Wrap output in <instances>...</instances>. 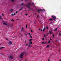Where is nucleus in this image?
<instances>
[{
	"instance_id": "1",
	"label": "nucleus",
	"mask_w": 61,
	"mask_h": 61,
	"mask_svg": "<svg viewBox=\"0 0 61 61\" xmlns=\"http://www.w3.org/2000/svg\"><path fill=\"white\" fill-rule=\"evenodd\" d=\"M26 54L25 52H24L20 54V57L21 58H23V56L24 54Z\"/></svg>"
},
{
	"instance_id": "2",
	"label": "nucleus",
	"mask_w": 61,
	"mask_h": 61,
	"mask_svg": "<svg viewBox=\"0 0 61 61\" xmlns=\"http://www.w3.org/2000/svg\"><path fill=\"white\" fill-rule=\"evenodd\" d=\"M41 11V12H44V11H45V9H43V10H42V9H39V10H37V12L39 13H40V12H39V11Z\"/></svg>"
},
{
	"instance_id": "3",
	"label": "nucleus",
	"mask_w": 61,
	"mask_h": 61,
	"mask_svg": "<svg viewBox=\"0 0 61 61\" xmlns=\"http://www.w3.org/2000/svg\"><path fill=\"white\" fill-rule=\"evenodd\" d=\"M30 3H29V4H27L26 5V6L27 7H28L30 9V7H29V5H30Z\"/></svg>"
},
{
	"instance_id": "4",
	"label": "nucleus",
	"mask_w": 61,
	"mask_h": 61,
	"mask_svg": "<svg viewBox=\"0 0 61 61\" xmlns=\"http://www.w3.org/2000/svg\"><path fill=\"white\" fill-rule=\"evenodd\" d=\"M51 17L53 18V20H55V19H56V16L54 15L52 16H51Z\"/></svg>"
},
{
	"instance_id": "5",
	"label": "nucleus",
	"mask_w": 61,
	"mask_h": 61,
	"mask_svg": "<svg viewBox=\"0 0 61 61\" xmlns=\"http://www.w3.org/2000/svg\"><path fill=\"white\" fill-rule=\"evenodd\" d=\"M8 44L9 45H12V42L11 41H10L9 42Z\"/></svg>"
},
{
	"instance_id": "6",
	"label": "nucleus",
	"mask_w": 61,
	"mask_h": 61,
	"mask_svg": "<svg viewBox=\"0 0 61 61\" xmlns=\"http://www.w3.org/2000/svg\"><path fill=\"white\" fill-rule=\"evenodd\" d=\"M28 46L29 47H32V46L31 45V44H29Z\"/></svg>"
},
{
	"instance_id": "7",
	"label": "nucleus",
	"mask_w": 61,
	"mask_h": 61,
	"mask_svg": "<svg viewBox=\"0 0 61 61\" xmlns=\"http://www.w3.org/2000/svg\"><path fill=\"white\" fill-rule=\"evenodd\" d=\"M52 31L51 30V31L50 32H49V33H47V34H52Z\"/></svg>"
},
{
	"instance_id": "8",
	"label": "nucleus",
	"mask_w": 61,
	"mask_h": 61,
	"mask_svg": "<svg viewBox=\"0 0 61 61\" xmlns=\"http://www.w3.org/2000/svg\"><path fill=\"white\" fill-rule=\"evenodd\" d=\"M3 25H8L6 23H3Z\"/></svg>"
},
{
	"instance_id": "9",
	"label": "nucleus",
	"mask_w": 61,
	"mask_h": 61,
	"mask_svg": "<svg viewBox=\"0 0 61 61\" xmlns=\"http://www.w3.org/2000/svg\"><path fill=\"white\" fill-rule=\"evenodd\" d=\"M10 58H11V59H13V56H10Z\"/></svg>"
},
{
	"instance_id": "10",
	"label": "nucleus",
	"mask_w": 61,
	"mask_h": 61,
	"mask_svg": "<svg viewBox=\"0 0 61 61\" xmlns=\"http://www.w3.org/2000/svg\"><path fill=\"white\" fill-rule=\"evenodd\" d=\"M30 42L29 43V44H32V42L29 41Z\"/></svg>"
},
{
	"instance_id": "11",
	"label": "nucleus",
	"mask_w": 61,
	"mask_h": 61,
	"mask_svg": "<svg viewBox=\"0 0 61 61\" xmlns=\"http://www.w3.org/2000/svg\"><path fill=\"white\" fill-rule=\"evenodd\" d=\"M5 48V47H2L0 48V50H1V49H3V48Z\"/></svg>"
},
{
	"instance_id": "12",
	"label": "nucleus",
	"mask_w": 61,
	"mask_h": 61,
	"mask_svg": "<svg viewBox=\"0 0 61 61\" xmlns=\"http://www.w3.org/2000/svg\"><path fill=\"white\" fill-rule=\"evenodd\" d=\"M53 19H50L49 20L50 21H53Z\"/></svg>"
},
{
	"instance_id": "13",
	"label": "nucleus",
	"mask_w": 61,
	"mask_h": 61,
	"mask_svg": "<svg viewBox=\"0 0 61 61\" xmlns=\"http://www.w3.org/2000/svg\"><path fill=\"white\" fill-rule=\"evenodd\" d=\"M13 11V9H11L10 10V12H12Z\"/></svg>"
},
{
	"instance_id": "14",
	"label": "nucleus",
	"mask_w": 61,
	"mask_h": 61,
	"mask_svg": "<svg viewBox=\"0 0 61 61\" xmlns=\"http://www.w3.org/2000/svg\"><path fill=\"white\" fill-rule=\"evenodd\" d=\"M19 36H22V33H20L19 35Z\"/></svg>"
},
{
	"instance_id": "15",
	"label": "nucleus",
	"mask_w": 61,
	"mask_h": 61,
	"mask_svg": "<svg viewBox=\"0 0 61 61\" xmlns=\"http://www.w3.org/2000/svg\"><path fill=\"white\" fill-rule=\"evenodd\" d=\"M33 40V39H30L29 40V42H31V41H32Z\"/></svg>"
},
{
	"instance_id": "16",
	"label": "nucleus",
	"mask_w": 61,
	"mask_h": 61,
	"mask_svg": "<svg viewBox=\"0 0 61 61\" xmlns=\"http://www.w3.org/2000/svg\"><path fill=\"white\" fill-rule=\"evenodd\" d=\"M46 28L45 27L43 30V31H44V30H45V29H46Z\"/></svg>"
},
{
	"instance_id": "17",
	"label": "nucleus",
	"mask_w": 61,
	"mask_h": 61,
	"mask_svg": "<svg viewBox=\"0 0 61 61\" xmlns=\"http://www.w3.org/2000/svg\"><path fill=\"white\" fill-rule=\"evenodd\" d=\"M22 9H23V8H21L19 10L20 11V10H21Z\"/></svg>"
},
{
	"instance_id": "18",
	"label": "nucleus",
	"mask_w": 61,
	"mask_h": 61,
	"mask_svg": "<svg viewBox=\"0 0 61 61\" xmlns=\"http://www.w3.org/2000/svg\"><path fill=\"white\" fill-rule=\"evenodd\" d=\"M57 30V28H56L55 29V30H54V31H56Z\"/></svg>"
},
{
	"instance_id": "19",
	"label": "nucleus",
	"mask_w": 61,
	"mask_h": 61,
	"mask_svg": "<svg viewBox=\"0 0 61 61\" xmlns=\"http://www.w3.org/2000/svg\"><path fill=\"white\" fill-rule=\"evenodd\" d=\"M49 45H47L46 46L47 48H48V47H49Z\"/></svg>"
},
{
	"instance_id": "20",
	"label": "nucleus",
	"mask_w": 61,
	"mask_h": 61,
	"mask_svg": "<svg viewBox=\"0 0 61 61\" xmlns=\"http://www.w3.org/2000/svg\"><path fill=\"white\" fill-rule=\"evenodd\" d=\"M11 21L12 22H14V20H11Z\"/></svg>"
},
{
	"instance_id": "21",
	"label": "nucleus",
	"mask_w": 61,
	"mask_h": 61,
	"mask_svg": "<svg viewBox=\"0 0 61 61\" xmlns=\"http://www.w3.org/2000/svg\"><path fill=\"white\" fill-rule=\"evenodd\" d=\"M0 19H2V17L1 16H0Z\"/></svg>"
},
{
	"instance_id": "22",
	"label": "nucleus",
	"mask_w": 61,
	"mask_h": 61,
	"mask_svg": "<svg viewBox=\"0 0 61 61\" xmlns=\"http://www.w3.org/2000/svg\"><path fill=\"white\" fill-rule=\"evenodd\" d=\"M15 0H11V1H12V2H14V1H15Z\"/></svg>"
},
{
	"instance_id": "23",
	"label": "nucleus",
	"mask_w": 61,
	"mask_h": 61,
	"mask_svg": "<svg viewBox=\"0 0 61 61\" xmlns=\"http://www.w3.org/2000/svg\"><path fill=\"white\" fill-rule=\"evenodd\" d=\"M15 13H16V14H17L18 13V11H16Z\"/></svg>"
},
{
	"instance_id": "24",
	"label": "nucleus",
	"mask_w": 61,
	"mask_h": 61,
	"mask_svg": "<svg viewBox=\"0 0 61 61\" xmlns=\"http://www.w3.org/2000/svg\"><path fill=\"white\" fill-rule=\"evenodd\" d=\"M30 31H31V32H32V33H33V31L32 30H30Z\"/></svg>"
},
{
	"instance_id": "25",
	"label": "nucleus",
	"mask_w": 61,
	"mask_h": 61,
	"mask_svg": "<svg viewBox=\"0 0 61 61\" xmlns=\"http://www.w3.org/2000/svg\"><path fill=\"white\" fill-rule=\"evenodd\" d=\"M28 43H27L26 44V46H27L28 45Z\"/></svg>"
},
{
	"instance_id": "26",
	"label": "nucleus",
	"mask_w": 61,
	"mask_h": 61,
	"mask_svg": "<svg viewBox=\"0 0 61 61\" xmlns=\"http://www.w3.org/2000/svg\"><path fill=\"white\" fill-rule=\"evenodd\" d=\"M46 28L47 29L48 28V27H47Z\"/></svg>"
},
{
	"instance_id": "27",
	"label": "nucleus",
	"mask_w": 61,
	"mask_h": 61,
	"mask_svg": "<svg viewBox=\"0 0 61 61\" xmlns=\"http://www.w3.org/2000/svg\"><path fill=\"white\" fill-rule=\"evenodd\" d=\"M30 38H32V36H31V35H30Z\"/></svg>"
},
{
	"instance_id": "28",
	"label": "nucleus",
	"mask_w": 61,
	"mask_h": 61,
	"mask_svg": "<svg viewBox=\"0 0 61 61\" xmlns=\"http://www.w3.org/2000/svg\"><path fill=\"white\" fill-rule=\"evenodd\" d=\"M50 43V41H49L48 43L49 44V43Z\"/></svg>"
},
{
	"instance_id": "29",
	"label": "nucleus",
	"mask_w": 61,
	"mask_h": 61,
	"mask_svg": "<svg viewBox=\"0 0 61 61\" xmlns=\"http://www.w3.org/2000/svg\"><path fill=\"white\" fill-rule=\"evenodd\" d=\"M25 26H26V28H27V25H26Z\"/></svg>"
},
{
	"instance_id": "30",
	"label": "nucleus",
	"mask_w": 61,
	"mask_h": 61,
	"mask_svg": "<svg viewBox=\"0 0 61 61\" xmlns=\"http://www.w3.org/2000/svg\"><path fill=\"white\" fill-rule=\"evenodd\" d=\"M53 37H54V36H55V35H54V34H53Z\"/></svg>"
},
{
	"instance_id": "31",
	"label": "nucleus",
	"mask_w": 61,
	"mask_h": 61,
	"mask_svg": "<svg viewBox=\"0 0 61 61\" xmlns=\"http://www.w3.org/2000/svg\"><path fill=\"white\" fill-rule=\"evenodd\" d=\"M41 43L42 44H44V42H42Z\"/></svg>"
},
{
	"instance_id": "32",
	"label": "nucleus",
	"mask_w": 61,
	"mask_h": 61,
	"mask_svg": "<svg viewBox=\"0 0 61 61\" xmlns=\"http://www.w3.org/2000/svg\"><path fill=\"white\" fill-rule=\"evenodd\" d=\"M59 35L60 36H61V33H60L59 34Z\"/></svg>"
},
{
	"instance_id": "33",
	"label": "nucleus",
	"mask_w": 61,
	"mask_h": 61,
	"mask_svg": "<svg viewBox=\"0 0 61 61\" xmlns=\"http://www.w3.org/2000/svg\"><path fill=\"white\" fill-rule=\"evenodd\" d=\"M30 34H31L30 33H29V36H30Z\"/></svg>"
},
{
	"instance_id": "34",
	"label": "nucleus",
	"mask_w": 61,
	"mask_h": 61,
	"mask_svg": "<svg viewBox=\"0 0 61 61\" xmlns=\"http://www.w3.org/2000/svg\"><path fill=\"white\" fill-rule=\"evenodd\" d=\"M21 5H24V3H21Z\"/></svg>"
},
{
	"instance_id": "35",
	"label": "nucleus",
	"mask_w": 61,
	"mask_h": 61,
	"mask_svg": "<svg viewBox=\"0 0 61 61\" xmlns=\"http://www.w3.org/2000/svg\"><path fill=\"white\" fill-rule=\"evenodd\" d=\"M11 15H12V16H13V15H14V14H12Z\"/></svg>"
},
{
	"instance_id": "36",
	"label": "nucleus",
	"mask_w": 61,
	"mask_h": 61,
	"mask_svg": "<svg viewBox=\"0 0 61 61\" xmlns=\"http://www.w3.org/2000/svg\"><path fill=\"white\" fill-rule=\"evenodd\" d=\"M42 40H44V38H42Z\"/></svg>"
},
{
	"instance_id": "37",
	"label": "nucleus",
	"mask_w": 61,
	"mask_h": 61,
	"mask_svg": "<svg viewBox=\"0 0 61 61\" xmlns=\"http://www.w3.org/2000/svg\"><path fill=\"white\" fill-rule=\"evenodd\" d=\"M46 43H47L46 42H45L44 43V44H46Z\"/></svg>"
},
{
	"instance_id": "38",
	"label": "nucleus",
	"mask_w": 61,
	"mask_h": 61,
	"mask_svg": "<svg viewBox=\"0 0 61 61\" xmlns=\"http://www.w3.org/2000/svg\"><path fill=\"white\" fill-rule=\"evenodd\" d=\"M31 5H34V4L33 3H32V4H31Z\"/></svg>"
},
{
	"instance_id": "39",
	"label": "nucleus",
	"mask_w": 61,
	"mask_h": 61,
	"mask_svg": "<svg viewBox=\"0 0 61 61\" xmlns=\"http://www.w3.org/2000/svg\"><path fill=\"white\" fill-rule=\"evenodd\" d=\"M35 23H36V21H34V24H35Z\"/></svg>"
},
{
	"instance_id": "40",
	"label": "nucleus",
	"mask_w": 61,
	"mask_h": 61,
	"mask_svg": "<svg viewBox=\"0 0 61 61\" xmlns=\"http://www.w3.org/2000/svg\"><path fill=\"white\" fill-rule=\"evenodd\" d=\"M44 37H45V38H46V36H45V34H44Z\"/></svg>"
},
{
	"instance_id": "41",
	"label": "nucleus",
	"mask_w": 61,
	"mask_h": 61,
	"mask_svg": "<svg viewBox=\"0 0 61 61\" xmlns=\"http://www.w3.org/2000/svg\"><path fill=\"white\" fill-rule=\"evenodd\" d=\"M25 15H27V14H25Z\"/></svg>"
},
{
	"instance_id": "42",
	"label": "nucleus",
	"mask_w": 61,
	"mask_h": 61,
	"mask_svg": "<svg viewBox=\"0 0 61 61\" xmlns=\"http://www.w3.org/2000/svg\"><path fill=\"white\" fill-rule=\"evenodd\" d=\"M41 31H43V30H41Z\"/></svg>"
},
{
	"instance_id": "43",
	"label": "nucleus",
	"mask_w": 61,
	"mask_h": 61,
	"mask_svg": "<svg viewBox=\"0 0 61 61\" xmlns=\"http://www.w3.org/2000/svg\"><path fill=\"white\" fill-rule=\"evenodd\" d=\"M22 30H23V28H22Z\"/></svg>"
},
{
	"instance_id": "44",
	"label": "nucleus",
	"mask_w": 61,
	"mask_h": 61,
	"mask_svg": "<svg viewBox=\"0 0 61 61\" xmlns=\"http://www.w3.org/2000/svg\"><path fill=\"white\" fill-rule=\"evenodd\" d=\"M13 15H15V13H14Z\"/></svg>"
},
{
	"instance_id": "45",
	"label": "nucleus",
	"mask_w": 61,
	"mask_h": 61,
	"mask_svg": "<svg viewBox=\"0 0 61 61\" xmlns=\"http://www.w3.org/2000/svg\"><path fill=\"white\" fill-rule=\"evenodd\" d=\"M39 30H41V29H39Z\"/></svg>"
},
{
	"instance_id": "46",
	"label": "nucleus",
	"mask_w": 61,
	"mask_h": 61,
	"mask_svg": "<svg viewBox=\"0 0 61 61\" xmlns=\"http://www.w3.org/2000/svg\"><path fill=\"white\" fill-rule=\"evenodd\" d=\"M25 35L26 36H27V34H25Z\"/></svg>"
},
{
	"instance_id": "47",
	"label": "nucleus",
	"mask_w": 61,
	"mask_h": 61,
	"mask_svg": "<svg viewBox=\"0 0 61 61\" xmlns=\"http://www.w3.org/2000/svg\"><path fill=\"white\" fill-rule=\"evenodd\" d=\"M6 40H8V39H6Z\"/></svg>"
},
{
	"instance_id": "48",
	"label": "nucleus",
	"mask_w": 61,
	"mask_h": 61,
	"mask_svg": "<svg viewBox=\"0 0 61 61\" xmlns=\"http://www.w3.org/2000/svg\"><path fill=\"white\" fill-rule=\"evenodd\" d=\"M50 61V60L49 59L48 61Z\"/></svg>"
},
{
	"instance_id": "49",
	"label": "nucleus",
	"mask_w": 61,
	"mask_h": 61,
	"mask_svg": "<svg viewBox=\"0 0 61 61\" xmlns=\"http://www.w3.org/2000/svg\"><path fill=\"white\" fill-rule=\"evenodd\" d=\"M2 15H4V14H2Z\"/></svg>"
},
{
	"instance_id": "50",
	"label": "nucleus",
	"mask_w": 61,
	"mask_h": 61,
	"mask_svg": "<svg viewBox=\"0 0 61 61\" xmlns=\"http://www.w3.org/2000/svg\"><path fill=\"white\" fill-rule=\"evenodd\" d=\"M50 40H52V39H51V38L50 39Z\"/></svg>"
},
{
	"instance_id": "51",
	"label": "nucleus",
	"mask_w": 61,
	"mask_h": 61,
	"mask_svg": "<svg viewBox=\"0 0 61 61\" xmlns=\"http://www.w3.org/2000/svg\"><path fill=\"white\" fill-rule=\"evenodd\" d=\"M51 24H52V22H51Z\"/></svg>"
},
{
	"instance_id": "52",
	"label": "nucleus",
	"mask_w": 61,
	"mask_h": 61,
	"mask_svg": "<svg viewBox=\"0 0 61 61\" xmlns=\"http://www.w3.org/2000/svg\"><path fill=\"white\" fill-rule=\"evenodd\" d=\"M37 17H38V15H37Z\"/></svg>"
},
{
	"instance_id": "53",
	"label": "nucleus",
	"mask_w": 61,
	"mask_h": 61,
	"mask_svg": "<svg viewBox=\"0 0 61 61\" xmlns=\"http://www.w3.org/2000/svg\"><path fill=\"white\" fill-rule=\"evenodd\" d=\"M19 19H17V20H18Z\"/></svg>"
},
{
	"instance_id": "54",
	"label": "nucleus",
	"mask_w": 61,
	"mask_h": 61,
	"mask_svg": "<svg viewBox=\"0 0 61 61\" xmlns=\"http://www.w3.org/2000/svg\"><path fill=\"white\" fill-rule=\"evenodd\" d=\"M45 38V39H46V37Z\"/></svg>"
},
{
	"instance_id": "55",
	"label": "nucleus",
	"mask_w": 61,
	"mask_h": 61,
	"mask_svg": "<svg viewBox=\"0 0 61 61\" xmlns=\"http://www.w3.org/2000/svg\"><path fill=\"white\" fill-rule=\"evenodd\" d=\"M20 31L22 32V30H20Z\"/></svg>"
},
{
	"instance_id": "56",
	"label": "nucleus",
	"mask_w": 61,
	"mask_h": 61,
	"mask_svg": "<svg viewBox=\"0 0 61 61\" xmlns=\"http://www.w3.org/2000/svg\"><path fill=\"white\" fill-rule=\"evenodd\" d=\"M26 41H25V43H26Z\"/></svg>"
},
{
	"instance_id": "57",
	"label": "nucleus",
	"mask_w": 61,
	"mask_h": 61,
	"mask_svg": "<svg viewBox=\"0 0 61 61\" xmlns=\"http://www.w3.org/2000/svg\"><path fill=\"white\" fill-rule=\"evenodd\" d=\"M60 61H61V60H60Z\"/></svg>"
},
{
	"instance_id": "58",
	"label": "nucleus",
	"mask_w": 61,
	"mask_h": 61,
	"mask_svg": "<svg viewBox=\"0 0 61 61\" xmlns=\"http://www.w3.org/2000/svg\"><path fill=\"white\" fill-rule=\"evenodd\" d=\"M41 16H42V15H41Z\"/></svg>"
},
{
	"instance_id": "59",
	"label": "nucleus",
	"mask_w": 61,
	"mask_h": 61,
	"mask_svg": "<svg viewBox=\"0 0 61 61\" xmlns=\"http://www.w3.org/2000/svg\"><path fill=\"white\" fill-rule=\"evenodd\" d=\"M21 1H23V0H21Z\"/></svg>"
},
{
	"instance_id": "60",
	"label": "nucleus",
	"mask_w": 61,
	"mask_h": 61,
	"mask_svg": "<svg viewBox=\"0 0 61 61\" xmlns=\"http://www.w3.org/2000/svg\"><path fill=\"white\" fill-rule=\"evenodd\" d=\"M27 0H26V1H27Z\"/></svg>"
},
{
	"instance_id": "61",
	"label": "nucleus",
	"mask_w": 61,
	"mask_h": 61,
	"mask_svg": "<svg viewBox=\"0 0 61 61\" xmlns=\"http://www.w3.org/2000/svg\"><path fill=\"white\" fill-rule=\"evenodd\" d=\"M12 26H13V25H12Z\"/></svg>"
},
{
	"instance_id": "62",
	"label": "nucleus",
	"mask_w": 61,
	"mask_h": 61,
	"mask_svg": "<svg viewBox=\"0 0 61 61\" xmlns=\"http://www.w3.org/2000/svg\"><path fill=\"white\" fill-rule=\"evenodd\" d=\"M1 54H2V53H0Z\"/></svg>"
},
{
	"instance_id": "63",
	"label": "nucleus",
	"mask_w": 61,
	"mask_h": 61,
	"mask_svg": "<svg viewBox=\"0 0 61 61\" xmlns=\"http://www.w3.org/2000/svg\"><path fill=\"white\" fill-rule=\"evenodd\" d=\"M1 45V44H0V45Z\"/></svg>"
},
{
	"instance_id": "64",
	"label": "nucleus",
	"mask_w": 61,
	"mask_h": 61,
	"mask_svg": "<svg viewBox=\"0 0 61 61\" xmlns=\"http://www.w3.org/2000/svg\"><path fill=\"white\" fill-rule=\"evenodd\" d=\"M29 17H30V16H29Z\"/></svg>"
}]
</instances>
